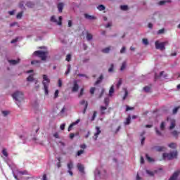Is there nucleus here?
I'll use <instances>...</instances> for the list:
<instances>
[{"instance_id": "obj_16", "label": "nucleus", "mask_w": 180, "mask_h": 180, "mask_svg": "<svg viewBox=\"0 0 180 180\" xmlns=\"http://www.w3.org/2000/svg\"><path fill=\"white\" fill-rule=\"evenodd\" d=\"M84 18L86 19H88L89 20H95V19H96V17L86 14V13L84 14Z\"/></svg>"}, {"instance_id": "obj_22", "label": "nucleus", "mask_w": 180, "mask_h": 180, "mask_svg": "<svg viewBox=\"0 0 180 180\" xmlns=\"http://www.w3.org/2000/svg\"><path fill=\"white\" fill-rule=\"evenodd\" d=\"M115 92V86H111L110 90H109V96H112L113 95V93Z\"/></svg>"}, {"instance_id": "obj_34", "label": "nucleus", "mask_w": 180, "mask_h": 180, "mask_svg": "<svg viewBox=\"0 0 180 180\" xmlns=\"http://www.w3.org/2000/svg\"><path fill=\"white\" fill-rule=\"evenodd\" d=\"M128 8H129V7L127 6H126V5L120 6L121 11H127Z\"/></svg>"}, {"instance_id": "obj_32", "label": "nucleus", "mask_w": 180, "mask_h": 180, "mask_svg": "<svg viewBox=\"0 0 180 180\" xmlns=\"http://www.w3.org/2000/svg\"><path fill=\"white\" fill-rule=\"evenodd\" d=\"M27 81L28 82H32V81H36V79H34L33 78V75H30L27 78Z\"/></svg>"}, {"instance_id": "obj_45", "label": "nucleus", "mask_w": 180, "mask_h": 180, "mask_svg": "<svg viewBox=\"0 0 180 180\" xmlns=\"http://www.w3.org/2000/svg\"><path fill=\"white\" fill-rule=\"evenodd\" d=\"M34 4H33V3L32 2H28L27 3V6H28V8H33Z\"/></svg>"}, {"instance_id": "obj_47", "label": "nucleus", "mask_w": 180, "mask_h": 180, "mask_svg": "<svg viewBox=\"0 0 180 180\" xmlns=\"http://www.w3.org/2000/svg\"><path fill=\"white\" fill-rule=\"evenodd\" d=\"M58 84L59 88H61L63 86V82L61 81L60 79H58Z\"/></svg>"}, {"instance_id": "obj_20", "label": "nucleus", "mask_w": 180, "mask_h": 180, "mask_svg": "<svg viewBox=\"0 0 180 180\" xmlns=\"http://www.w3.org/2000/svg\"><path fill=\"white\" fill-rule=\"evenodd\" d=\"M77 168L79 172L84 173V165H81V163H78Z\"/></svg>"}, {"instance_id": "obj_27", "label": "nucleus", "mask_w": 180, "mask_h": 180, "mask_svg": "<svg viewBox=\"0 0 180 180\" xmlns=\"http://www.w3.org/2000/svg\"><path fill=\"white\" fill-rule=\"evenodd\" d=\"M97 9L98 11H105V6L101 4V5L98 6Z\"/></svg>"}, {"instance_id": "obj_5", "label": "nucleus", "mask_w": 180, "mask_h": 180, "mask_svg": "<svg viewBox=\"0 0 180 180\" xmlns=\"http://www.w3.org/2000/svg\"><path fill=\"white\" fill-rule=\"evenodd\" d=\"M33 56L39 57V58H41L43 61H46L47 58V52H44L42 51H37L34 52Z\"/></svg>"}, {"instance_id": "obj_53", "label": "nucleus", "mask_w": 180, "mask_h": 180, "mask_svg": "<svg viewBox=\"0 0 180 180\" xmlns=\"http://www.w3.org/2000/svg\"><path fill=\"white\" fill-rule=\"evenodd\" d=\"M18 40H19V37H17V38L13 39V40L11 41V43L12 44H13L16 43V42L18 41Z\"/></svg>"}, {"instance_id": "obj_59", "label": "nucleus", "mask_w": 180, "mask_h": 180, "mask_svg": "<svg viewBox=\"0 0 180 180\" xmlns=\"http://www.w3.org/2000/svg\"><path fill=\"white\" fill-rule=\"evenodd\" d=\"M86 103H88V102L85 101V100H82V101H80V105H84L85 106Z\"/></svg>"}, {"instance_id": "obj_26", "label": "nucleus", "mask_w": 180, "mask_h": 180, "mask_svg": "<svg viewBox=\"0 0 180 180\" xmlns=\"http://www.w3.org/2000/svg\"><path fill=\"white\" fill-rule=\"evenodd\" d=\"M126 65H127L126 61H124L121 66L120 70L124 71L126 69Z\"/></svg>"}, {"instance_id": "obj_37", "label": "nucleus", "mask_w": 180, "mask_h": 180, "mask_svg": "<svg viewBox=\"0 0 180 180\" xmlns=\"http://www.w3.org/2000/svg\"><path fill=\"white\" fill-rule=\"evenodd\" d=\"M179 77H180V73L179 72L174 73V79H178V78H179Z\"/></svg>"}, {"instance_id": "obj_48", "label": "nucleus", "mask_w": 180, "mask_h": 180, "mask_svg": "<svg viewBox=\"0 0 180 180\" xmlns=\"http://www.w3.org/2000/svg\"><path fill=\"white\" fill-rule=\"evenodd\" d=\"M53 137H55V139H60V135L58 134V132L54 133Z\"/></svg>"}, {"instance_id": "obj_12", "label": "nucleus", "mask_w": 180, "mask_h": 180, "mask_svg": "<svg viewBox=\"0 0 180 180\" xmlns=\"http://www.w3.org/2000/svg\"><path fill=\"white\" fill-rule=\"evenodd\" d=\"M101 131L99 127H96V133H94V136H93L94 140L96 141L98 140V136L101 134Z\"/></svg>"}, {"instance_id": "obj_4", "label": "nucleus", "mask_w": 180, "mask_h": 180, "mask_svg": "<svg viewBox=\"0 0 180 180\" xmlns=\"http://www.w3.org/2000/svg\"><path fill=\"white\" fill-rule=\"evenodd\" d=\"M168 44V41H164V42H161L160 41H156L155 42V47L156 49V50H160V51H164V50H165V46H167Z\"/></svg>"}, {"instance_id": "obj_17", "label": "nucleus", "mask_w": 180, "mask_h": 180, "mask_svg": "<svg viewBox=\"0 0 180 180\" xmlns=\"http://www.w3.org/2000/svg\"><path fill=\"white\" fill-rule=\"evenodd\" d=\"M155 151H165V147L164 146H155Z\"/></svg>"}, {"instance_id": "obj_58", "label": "nucleus", "mask_w": 180, "mask_h": 180, "mask_svg": "<svg viewBox=\"0 0 180 180\" xmlns=\"http://www.w3.org/2000/svg\"><path fill=\"white\" fill-rule=\"evenodd\" d=\"M58 163L57 164V167L58 168H60L61 167V163L60 162V161H61V159L58 158Z\"/></svg>"}, {"instance_id": "obj_1", "label": "nucleus", "mask_w": 180, "mask_h": 180, "mask_svg": "<svg viewBox=\"0 0 180 180\" xmlns=\"http://www.w3.org/2000/svg\"><path fill=\"white\" fill-rule=\"evenodd\" d=\"M12 97L13 99L15 101V103L18 105V108H20V103L23 102V99H25L23 92L17 91L13 94Z\"/></svg>"}, {"instance_id": "obj_49", "label": "nucleus", "mask_w": 180, "mask_h": 180, "mask_svg": "<svg viewBox=\"0 0 180 180\" xmlns=\"http://www.w3.org/2000/svg\"><path fill=\"white\" fill-rule=\"evenodd\" d=\"M58 94H59L58 90H56L55 94H54V98H55V99H56V98H58Z\"/></svg>"}, {"instance_id": "obj_7", "label": "nucleus", "mask_w": 180, "mask_h": 180, "mask_svg": "<svg viewBox=\"0 0 180 180\" xmlns=\"http://www.w3.org/2000/svg\"><path fill=\"white\" fill-rule=\"evenodd\" d=\"M180 169H178L174 171V173L172 174V176L169 178V180H180Z\"/></svg>"}, {"instance_id": "obj_31", "label": "nucleus", "mask_w": 180, "mask_h": 180, "mask_svg": "<svg viewBox=\"0 0 180 180\" xmlns=\"http://www.w3.org/2000/svg\"><path fill=\"white\" fill-rule=\"evenodd\" d=\"M172 136H174V137L178 138L179 133L176 131H173L172 132Z\"/></svg>"}, {"instance_id": "obj_25", "label": "nucleus", "mask_w": 180, "mask_h": 180, "mask_svg": "<svg viewBox=\"0 0 180 180\" xmlns=\"http://www.w3.org/2000/svg\"><path fill=\"white\" fill-rule=\"evenodd\" d=\"M170 148H176V143H172L168 145Z\"/></svg>"}, {"instance_id": "obj_21", "label": "nucleus", "mask_w": 180, "mask_h": 180, "mask_svg": "<svg viewBox=\"0 0 180 180\" xmlns=\"http://www.w3.org/2000/svg\"><path fill=\"white\" fill-rule=\"evenodd\" d=\"M64 8V4L63 3H59L58 4V9L59 11V12H63V9Z\"/></svg>"}, {"instance_id": "obj_57", "label": "nucleus", "mask_w": 180, "mask_h": 180, "mask_svg": "<svg viewBox=\"0 0 180 180\" xmlns=\"http://www.w3.org/2000/svg\"><path fill=\"white\" fill-rule=\"evenodd\" d=\"M34 84H35V88H37V89H39V86H40V85H39V84H37V82H39V81H37V80H34Z\"/></svg>"}, {"instance_id": "obj_10", "label": "nucleus", "mask_w": 180, "mask_h": 180, "mask_svg": "<svg viewBox=\"0 0 180 180\" xmlns=\"http://www.w3.org/2000/svg\"><path fill=\"white\" fill-rule=\"evenodd\" d=\"M167 122L169 123L170 126L169 127V130H172V129L175 128V120L171 117L167 118Z\"/></svg>"}, {"instance_id": "obj_18", "label": "nucleus", "mask_w": 180, "mask_h": 180, "mask_svg": "<svg viewBox=\"0 0 180 180\" xmlns=\"http://www.w3.org/2000/svg\"><path fill=\"white\" fill-rule=\"evenodd\" d=\"M144 134H146V131H143L141 134V143L142 146L144 144V141L146 140V138L143 137Z\"/></svg>"}, {"instance_id": "obj_64", "label": "nucleus", "mask_w": 180, "mask_h": 180, "mask_svg": "<svg viewBox=\"0 0 180 180\" xmlns=\"http://www.w3.org/2000/svg\"><path fill=\"white\" fill-rule=\"evenodd\" d=\"M42 180H47V175L44 174V175L42 176Z\"/></svg>"}, {"instance_id": "obj_52", "label": "nucleus", "mask_w": 180, "mask_h": 180, "mask_svg": "<svg viewBox=\"0 0 180 180\" xmlns=\"http://www.w3.org/2000/svg\"><path fill=\"white\" fill-rule=\"evenodd\" d=\"M95 117H96V111L94 112L93 116L91 117V121L95 120Z\"/></svg>"}, {"instance_id": "obj_40", "label": "nucleus", "mask_w": 180, "mask_h": 180, "mask_svg": "<svg viewBox=\"0 0 180 180\" xmlns=\"http://www.w3.org/2000/svg\"><path fill=\"white\" fill-rule=\"evenodd\" d=\"M22 15H23L22 12L18 13L17 16H16L17 19H22Z\"/></svg>"}, {"instance_id": "obj_15", "label": "nucleus", "mask_w": 180, "mask_h": 180, "mask_svg": "<svg viewBox=\"0 0 180 180\" xmlns=\"http://www.w3.org/2000/svg\"><path fill=\"white\" fill-rule=\"evenodd\" d=\"M80 120H77V121H75V122H72L68 127V131H71V129H72V127H74V126H75L76 124H78V123H79Z\"/></svg>"}, {"instance_id": "obj_36", "label": "nucleus", "mask_w": 180, "mask_h": 180, "mask_svg": "<svg viewBox=\"0 0 180 180\" xmlns=\"http://www.w3.org/2000/svg\"><path fill=\"white\" fill-rule=\"evenodd\" d=\"M165 122H162L160 124V130H165Z\"/></svg>"}, {"instance_id": "obj_11", "label": "nucleus", "mask_w": 180, "mask_h": 180, "mask_svg": "<svg viewBox=\"0 0 180 180\" xmlns=\"http://www.w3.org/2000/svg\"><path fill=\"white\" fill-rule=\"evenodd\" d=\"M72 168H74V164L72 163V161H70L69 163H68V172L70 176H72L73 175L72 171L71 170Z\"/></svg>"}, {"instance_id": "obj_2", "label": "nucleus", "mask_w": 180, "mask_h": 180, "mask_svg": "<svg viewBox=\"0 0 180 180\" xmlns=\"http://www.w3.org/2000/svg\"><path fill=\"white\" fill-rule=\"evenodd\" d=\"M42 84L44 86L45 95H49V85H50V78H49V76L46 75H43Z\"/></svg>"}, {"instance_id": "obj_14", "label": "nucleus", "mask_w": 180, "mask_h": 180, "mask_svg": "<svg viewBox=\"0 0 180 180\" xmlns=\"http://www.w3.org/2000/svg\"><path fill=\"white\" fill-rule=\"evenodd\" d=\"M19 61H20V59L8 60V63H9L10 65H16V64H18Z\"/></svg>"}, {"instance_id": "obj_50", "label": "nucleus", "mask_w": 180, "mask_h": 180, "mask_svg": "<svg viewBox=\"0 0 180 180\" xmlns=\"http://www.w3.org/2000/svg\"><path fill=\"white\" fill-rule=\"evenodd\" d=\"M66 61H71V54L67 55Z\"/></svg>"}, {"instance_id": "obj_60", "label": "nucleus", "mask_w": 180, "mask_h": 180, "mask_svg": "<svg viewBox=\"0 0 180 180\" xmlns=\"http://www.w3.org/2000/svg\"><path fill=\"white\" fill-rule=\"evenodd\" d=\"M125 51H126V47L123 46L120 50V53L121 54H123V53H124Z\"/></svg>"}, {"instance_id": "obj_35", "label": "nucleus", "mask_w": 180, "mask_h": 180, "mask_svg": "<svg viewBox=\"0 0 180 180\" xmlns=\"http://www.w3.org/2000/svg\"><path fill=\"white\" fill-rule=\"evenodd\" d=\"M70 71H71V65H68V70L65 72V75H68V74H70Z\"/></svg>"}, {"instance_id": "obj_29", "label": "nucleus", "mask_w": 180, "mask_h": 180, "mask_svg": "<svg viewBox=\"0 0 180 180\" xmlns=\"http://www.w3.org/2000/svg\"><path fill=\"white\" fill-rule=\"evenodd\" d=\"M145 92H150L151 91V87L146 86L143 88Z\"/></svg>"}, {"instance_id": "obj_44", "label": "nucleus", "mask_w": 180, "mask_h": 180, "mask_svg": "<svg viewBox=\"0 0 180 180\" xmlns=\"http://www.w3.org/2000/svg\"><path fill=\"white\" fill-rule=\"evenodd\" d=\"M86 109H88V103H86L85 106L84 107V110H83L84 115H85V112H86Z\"/></svg>"}, {"instance_id": "obj_38", "label": "nucleus", "mask_w": 180, "mask_h": 180, "mask_svg": "<svg viewBox=\"0 0 180 180\" xmlns=\"http://www.w3.org/2000/svg\"><path fill=\"white\" fill-rule=\"evenodd\" d=\"M103 53H109L110 51V47H107L102 50Z\"/></svg>"}, {"instance_id": "obj_6", "label": "nucleus", "mask_w": 180, "mask_h": 180, "mask_svg": "<svg viewBox=\"0 0 180 180\" xmlns=\"http://www.w3.org/2000/svg\"><path fill=\"white\" fill-rule=\"evenodd\" d=\"M104 103H105V106H101L100 108L101 115H105V110L108 109V105H109V98H105Z\"/></svg>"}, {"instance_id": "obj_39", "label": "nucleus", "mask_w": 180, "mask_h": 180, "mask_svg": "<svg viewBox=\"0 0 180 180\" xmlns=\"http://www.w3.org/2000/svg\"><path fill=\"white\" fill-rule=\"evenodd\" d=\"M146 159L148 160V162H153L154 159L150 158V156H148V155H146Z\"/></svg>"}, {"instance_id": "obj_13", "label": "nucleus", "mask_w": 180, "mask_h": 180, "mask_svg": "<svg viewBox=\"0 0 180 180\" xmlns=\"http://www.w3.org/2000/svg\"><path fill=\"white\" fill-rule=\"evenodd\" d=\"M79 89V85H78V83L76 80L74 81V85L72 88V92H77Z\"/></svg>"}, {"instance_id": "obj_55", "label": "nucleus", "mask_w": 180, "mask_h": 180, "mask_svg": "<svg viewBox=\"0 0 180 180\" xmlns=\"http://www.w3.org/2000/svg\"><path fill=\"white\" fill-rule=\"evenodd\" d=\"M90 94H91V95H94V94H95V87L91 88Z\"/></svg>"}, {"instance_id": "obj_33", "label": "nucleus", "mask_w": 180, "mask_h": 180, "mask_svg": "<svg viewBox=\"0 0 180 180\" xmlns=\"http://www.w3.org/2000/svg\"><path fill=\"white\" fill-rule=\"evenodd\" d=\"M146 174L149 175V176H154V172L150 171V170H146Z\"/></svg>"}, {"instance_id": "obj_9", "label": "nucleus", "mask_w": 180, "mask_h": 180, "mask_svg": "<svg viewBox=\"0 0 180 180\" xmlns=\"http://www.w3.org/2000/svg\"><path fill=\"white\" fill-rule=\"evenodd\" d=\"M94 176H95V180H99L102 179L103 178V176L101 174V170L99 169H96L94 171Z\"/></svg>"}, {"instance_id": "obj_23", "label": "nucleus", "mask_w": 180, "mask_h": 180, "mask_svg": "<svg viewBox=\"0 0 180 180\" xmlns=\"http://www.w3.org/2000/svg\"><path fill=\"white\" fill-rule=\"evenodd\" d=\"M102 79H103V75H101L96 82V85H98V84H101V82H102Z\"/></svg>"}, {"instance_id": "obj_24", "label": "nucleus", "mask_w": 180, "mask_h": 180, "mask_svg": "<svg viewBox=\"0 0 180 180\" xmlns=\"http://www.w3.org/2000/svg\"><path fill=\"white\" fill-rule=\"evenodd\" d=\"M130 120H131V117L130 115L126 119V121L124 122V124H130Z\"/></svg>"}, {"instance_id": "obj_41", "label": "nucleus", "mask_w": 180, "mask_h": 180, "mask_svg": "<svg viewBox=\"0 0 180 180\" xmlns=\"http://www.w3.org/2000/svg\"><path fill=\"white\" fill-rule=\"evenodd\" d=\"M155 131H156V134L158 136H162V134L161 133V131L160 130H158V128H155Z\"/></svg>"}, {"instance_id": "obj_61", "label": "nucleus", "mask_w": 180, "mask_h": 180, "mask_svg": "<svg viewBox=\"0 0 180 180\" xmlns=\"http://www.w3.org/2000/svg\"><path fill=\"white\" fill-rule=\"evenodd\" d=\"M109 72H113V64L111 65V67L108 69Z\"/></svg>"}, {"instance_id": "obj_3", "label": "nucleus", "mask_w": 180, "mask_h": 180, "mask_svg": "<svg viewBox=\"0 0 180 180\" xmlns=\"http://www.w3.org/2000/svg\"><path fill=\"white\" fill-rule=\"evenodd\" d=\"M178 158V151L175 150L169 153H163V160H174Z\"/></svg>"}, {"instance_id": "obj_43", "label": "nucleus", "mask_w": 180, "mask_h": 180, "mask_svg": "<svg viewBox=\"0 0 180 180\" xmlns=\"http://www.w3.org/2000/svg\"><path fill=\"white\" fill-rule=\"evenodd\" d=\"M142 41H143V44H144L145 46H148V40L147 39H143L142 40Z\"/></svg>"}, {"instance_id": "obj_54", "label": "nucleus", "mask_w": 180, "mask_h": 180, "mask_svg": "<svg viewBox=\"0 0 180 180\" xmlns=\"http://www.w3.org/2000/svg\"><path fill=\"white\" fill-rule=\"evenodd\" d=\"M82 154H84V150H79V151L77 152V156H79V155H81Z\"/></svg>"}, {"instance_id": "obj_30", "label": "nucleus", "mask_w": 180, "mask_h": 180, "mask_svg": "<svg viewBox=\"0 0 180 180\" xmlns=\"http://www.w3.org/2000/svg\"><path fill=\"white\" fill-rule=\"evenodd\" d=\"M2 154L3 155H4V157L8 158V151L6 150V149H3Z\"/></svg>"}, {"instance_id": "obj_46", "label": "nucleus", "mask_w": 180, "mask_h": 180, "mask_svg": "<svg viewBox=\"0 0 180 180\" xmlns=\"http://www.w3.org/2000/svg\"><path fill=\"white\" fill-rule=\"evenodd\" d=\"M179 109V107L174 108L172 111L173 115H175L178 112Z\"/></svg>"}, {"instance_id": "obj_51", "label": "nucleus", "mask_w": 180, "mask_h": 180, "mask_svg": "<svg viewBox=\"0 0 180 180\" xmlns=\"http://www.w3.org/2000/svg\"><path fill=\"white\" fill-rule=\"evenodd\" d=\"M2 114L4 115V116H8L9 115V111H2Z\"/></svg>"}, {"instance_id": "obj_63", "label": "nucleus", "mask_w": 180, "mask_h": 180, "mask_svg": "<svg viewBox=\"0 0 180 180\" xmlns=\"http://www.w3.org/2000/svg\"><path fill=\"white\" fill-rule=\"evenodd\" d=\"M162 33H164V29L160 30L158 32V34H162Z\"/></svg>"}, {"instance_id": "obj_62", "label": "nucleus", "mask_w": 180, "mask_h": 180, "mask_svg": "<svg viewBox=\"0 0 180 180\" xmlns=\"http://www.w3.org/2000/svg\"><path fill=\"white\" fill-rule=\"evenodd\" d=\"M127 95H128L127 90L125 89V94H124V96L123 97V100L124 101V99H126V98H127Z\"/></svg>"}, {"instance_id": "obj_8", "label": "nucleus", "mask_w": 180, "mask_h": 180, "mask_svg": "<svg viewBox=\"0 0 180 180\" xmlns=\"http://www.w3.org/2000/svg\"><path fill=\"white\" fill-rule=\"evenodd\" d=\"M63 20V17L59 16V20H57V19L56 18V16L53 15L51 17V22H53L54 23H57V25H58V26H61L62 25V21Z\"/></svg>"}, {"instance_id": "obj_56", "label": "nucleus", "mask_w": 180, "mask_h": 180, "mask_svg": "<svg viewBox=\"0 0 180 180\" xmlns=\"http://www.w3.org/2000/svg\"><path fill=\"white\" fill-rule=\"evenodd\" d=\"M60 130H64V129H65V123L62 124L60 126Z\"/></svg>"}, {"instance_id": "obj_42", "label": "nucleus", "mask_w": 180, "mask_h": 180, "mask_svg": "<svg viewBox=\"0 0 180 180\" xmlns=\"http://www.w3.org/2000/svg\"><path fill=\"white\" fill-rule=\"evenodd\" d=\"M122 85V79H120L119 81L117 82L116 86L117 88H119Z\"/></svg>"}, {"instance_id": "obj_28", "label": "nucleus", "mask_w": 180, "mask_h": 180, "mask_svg": "<svg viewBox=\"0 0 180 180\" xmlns=\"http://www.w3.org/2000/svg\"><path fill=\"white\" fill-rule=\"evenodd\" d=\"M93 39V36L91 35V34L87 33L86 34V39L90 41V40H92Z\"/></svg>"}, {"instance_id": "obj_19", "label": "nucleus", "mask_w": 180, "mask_h": 180, "mask_svg": "<svg viewBox=\"0 0 180 180\" xmlns=\"http://www.w3.org/2000/svg\"><path fill=\"white\" fill-rule=\"evenodd\" d=\"M32 65H35V67H40V61L39 60H32L31 62Z\"/></svg>"}]
</instances>
